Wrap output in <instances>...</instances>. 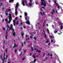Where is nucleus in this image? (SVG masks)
<instances>
[{
    "label": "nucleus",
    "instance_id": "1",
    "mask_svg": "<svg viewBox=\"0 0 63 63\" xmlns=\"http://www.w3.org/2000/svg\"><path fill=\"white\" fill-rule=\"evenodd\" d=\"M27 15V13L25 12L24 14V16H25V17L26 20H27V18H28L29 19V17L26 16Z\"/></svg>",
    "mask_w": 63,
    "mask_h": 63
},
{
    "label": "nucleus",
    "instance_id": "2",
    "mask_svg": "<svg viewBox=\"0 0 63 63\" xmlns=\"http://www.w3.org/2000/svg\"><path fill=\"white\" fill-rule=\"evenodd\" d=\"M44 2L45 3V4L44 3V2H41V5L42 6L44 5V7H46V1H45Z\"/></svg>",
    "mask_w": 63,
    "mask_h": 63
},
{
    "label": "nucleus",
    "instance_id": "3",
    "mask_svg": "<svg viewBox=\"0 0 63 63\" xmlns=\"http://www.w3.org/2000/svg\"><path fill=\"white\" fill-rule=\"evenodd\" d=\"M8 18L9 19V22H8V23H10L11 22V21H12V16H9Z\"/></svg>",
    "mask_w": 63,
    "mask_h": 63
},
{
    "label": "nucleus",
    "instance_id": "4",
    "mask_svg": "<svg viewBox=\"0 0 63 63\" xmlns=\"http://www.w3.org/2000/svg\"><path fill=\"white\" fill-rule=\"evenodd\" d=\"M5 56V53H4V56H3V57H4V59H2V61L3 62H4L5 61V59H6V58L5 57H4Z\"/></svg>",
    "mask_w": 63,
    "mask_h": 63
},
{
    "label": "nucleus",
    "instance_id": "5",
    "mask_svg": "<svg viewBox=\"0 0 63 63\" xmlns=\"http://www.w3.org/2000/svg\"><path fill=\"white\" fill-rule=\"evenodd\" d=\"M26 23L27 24H28L29 25H30V21L29 20H28L26 22Z\"/></svg>",
    "mask_w": 63,
    "mask_h": 63
},
{
    "label": "nucleus",
    "instance_id": "6",
    "mask_svg": "<svg viewBox=\"0 0 63 63\" xmlns=\"http://www.w3.org/2000/svg\"><path fill=\"white\" fill-rule=\"evenodd\" d=\"M15 14L16 16L17 15V9H16V11H15Z\"/></svg>",
    "mask_w": 63,
    "mask_h": 63
},
{
    "label": "nucleus",
    "instance_id": "7",
    "mask_svg": "<svg viewBox=\"0 0 63 63\" xmlns=\"http://www.w3.org/2000/svg\"><path fill=\"white\" fill-rule=\"evenodd\" d=\"M22 4L23 5V6H25V4H24V1L23 0H22Z\"/></svg>",
    "mask_w": 63,
    "mask_h": 63
},
{
    "label": "nucleus",
    "instance_id": "8",
    "mask_svg": "<svg viewBox=\"0 0 63 63\" xmlns=\"http://www.w3.org/2000/svg\"><path fill=\"white\" fill-rule=\"evenodd\" d=\"M18 3H17L16 4V5L15 6V7H16V8H17V7H18Z\"/></svg>",
    "mask_w": 63,
    "mask_h": 63
},
{
    "label": "nucleus",
    "instance_id": "9",
    "mask_svg": "<svg viewBox=\"0 0 63 63\" xmlns=\"http://www.w3.org/2000/svg\"><path fill=\"white\" fill-rule=\"evenodd\" d=\"M14 46L13 47V48H15V47H17V45H16L15 43L14 44Z\"/></svg>",
    "mask_w": 63,
    "mask_h": 63
},
{
    "label": "nucleus",
    "instance_id": "10",
    "mask_svg": "<svg viewBox=\"0 0 63 63\" xmlns=\"http://www.w3.org/2000/svg\"><path fill=\"white\" fill-rule=\"evenodd\" d=\"M5 21H6V23H7V22H8V23L9 22V21H8V19H7V18H6V19H5Z\"/></svg>",
    "mask_w": 63,
    "mask_h": 63
},
{
    "label": "nucleus",
    "instance_id": "11",
    "mask_svg": "<svg viewBox=\"0 0 63 63\" xmlns=\"http://www.w3.org/2000/svg\"><path fill=\"white\" fill-rule=\"evenodd\" d=\"M12 35L13 36H14V37H15V36H16V32H13Z\"/></svg>",
    "mask_w": 63,
    "mask_h": 63
},
{
    "label": "nucleus",
    "instance_id": "12",
    "mask_svg": "<svg viewBox=\"0 0 63 63\" xmlns=\"http://www.w3.org/2000/svg\"><path fill=\"white\" fill-rule=\"evenodd\" d=\"M21 36H22V37H23L24 36V33H22V32H21Z\"/></svg>",
    "mask_w": 63,
    "mask_h": 63
},
{
    "label": "nucleus",
    "instance_id": "13",
    "mask_svg": "<svg viewBox=\"0 0 63 63\" xmlns=\"http://www.w3.org/2000/svg\"><path fill=\"white\" fill-rule=\"evenodd\" d=\"M13 27H9V30H13Z\"/></svg>",
    "mask_w": 63,
    "mask_h": 63
},
{
    "label": "nucleus",
    "instance_id": "14",
    "mask_svg": "<svg viewBox=\"0 0 63 63\" xmlns=\"http://www.w3.org/2000/svg\"><path fill=\"white\" fill-rule=\"evenodd\" d=\"M25 58V56H24L22 59V60H24Z\"/></svg>",
    "mask_w": 63,
    "mask_h": 63
},
{
    "label": "nucleus",
    "instance_id": "15",
    "mask_svg": "<svg viewBox=\"0 0 63 63\" xmlns=\"http://www.w3.org/2000/svg\"><path fill=\"white\" fill-rule=\"evenodd\" d=\"M14 1V0H10L9 1V2L10 3V2H13Z\"/></svg>",
    "mask_w": 63,
    "mask_h": 63
},
{
    "label": "nucleus",
    "instance_id": "16",
    "mask_svg": "<svg viewBox=\"0 0 63 63\" xmlns=\"http://www.w3.org/2000/svg\"><path fill=\"white\" fill-rule=\"evenodd\" d=\"M8 36V35L7 34H6L5 37V39H7V36Z\"/></svg>",
    "mask_w": 63,
    "mask_h": 63
},
{
    "label": "nucleus",
    "instance_id": "17",
    "mask_svg": "<svg viewBox=\"0 0 63 63\" xmlns=\"http://www.w3.org/2000/svg\"><path fill=\"white\" fill-rule=\"evenodd\" d=\"M46 39H47V40L46 42V43H49V42L48 40V39L47 38H46Z\"/></svg>",
    "mask_w": 63,
    "mask_h": 63
},
{
    "label": "nucleus",
    "instance_id": "18",
    "mask_svg": "<svg viewBox=\"0 0 63 63\" xmlns=\"http://www.w3.org/2000/svg\"><path fill=\"white\" fill-rule=\"evenodd\" d=\"M36 62V59H35L34 60V61L33 62V63H35Z\"/></svg>",
    "mask_w": 63,
    "mask_h": 63
},
{
    "label": "nucleus",
    "instance_id": "19",
    "mask_svg": "<svg viewBox=\"0 0 63 63\" xmlns=\"http://www.w3.org/2000/svg\"><path fill=\"white\" fill-rule=\"evenodd\" d=\"M47 31L48 34H49V30H48V29H47Z\"/></svg>",
    "mask_w": 63,
    "mask_h": 63
},
{
    "label": "nucleus",
    "instance_id": "20",
    "mask_svg": "<svg viewBox=\"0 0 63 63\" xmlns=\"http://www.w3.org/2000/svg\"><path fill=\"white\" fill-rule=\"evenodd\" d=\"M60 28H61V29H63V26L62 25L60 27Z\"/></svg>",
    "mask_w": 63,
    "mask_h": 63
},
{
    "label": "nucleus",
    "instance_id": "21",
    "mask_svg": "<svg viewBox=\"0 0 63 63\" xmlns=\"http://www.w3.org/2000/svg\"><path fill=\"white\" fill-rule=\"evenodd\" d=\"M16 25H18V21L16 22Z\"/></svg>",
    "mask_w": 63,
    "mask_h": 63
},
{
    "label": "nucleus",
    "instance_id": "22",
    "mask_svg": "<svg viewBox=\"0 0 63 63\" xmlns=\"http://www.w3.org/2000/svg\"><path fill=\"white\" fill-rule=\"evenodd\" d=\"M31 47V48L32 51H33V50L34 49H33V48L32 47Z\"/></svg>",
    "mask_w": 63,
    "mask_h": 63
},
{
    "label": "nucleus",
    "instance_id": "23",
    "mask_svg": "<svg viewBox=\"0 0 63 63\" xmlns=\"http://www.w3.org/2000/svg\"><path fill=\"white\" fill-rule=\"evenodd\" d=\"M32 57H33L34 58H36V57L35 56V55H33L32 56Z\"/></svg>",
    "mask_w": 63,
    "mask_h": 63
},
{
    "label": "nucleus",
    "instance_id": "24",
    "mask_svg": "<svg viewBox=\"0 0 63 63\" xmlns=\"http://www.w3.org/2000/svg\"><path fill=\"white\" fill-rule=\"evenodd\" d=\"M29 5L30 6H32V4L30 3V2L29 3Z\"/></svg>",
    "mask_w": 63,
    "mask_h": 63
},
{
    "label": "nucleus",
    "instance_id": "25",
    "mask_svg": "<svg viewBox=\"0 0 63 63\" xmlns=\"http://www.w3.org/2000/svg\"><path fill=\"white\" fill-rule=\"evenodd\" d=\"M44 36L46 38H47V35L45 33H44Z\"/></svg>",
    "mask_w": 63,
    "mask_h": 63
},
{
    "label": "nucleus",
    "instance_id": "26",
    "mask_svg": "<svg viewBox=\"0 0 63 63\" xmlns=\"http://www.w3.org/2000/svg\"><path fill=\"white\" fill-rule=\"evenodd\" d=\"M57 32V31L55 30L54 31V33H56Z\"/></svg>",
    "mask_w": 63,
    "mask_h": 63
},
{
    "label": "nucleus",
    "instance_id": "27",
    "mask_svg": "<svg viewBox=\"0 0 63 63\" xmlns=\"http://www.w3.org/2000/svg\"><path fill=\"white\" fill-rule=\"evenodd\" d=\"M40 14H41V15L42 16H43V13H42V12H40Z\"/></svg>",
    "mask_w": 63,
    "mask_h": 63
},
{
    "label": "nucleus",
    "instance_id": "28",
    "mask_svg": "<svg viewBox=\"0 0 63 63\" xmlns=\"http://www.w3.org/2000/svg\"><path fill=\"white\" fill-rule=\"evenodd\" d=\"M5 14L6 16H8V13H6L5 12Z\"/></svg>",
    "mask_w": 63,
    "mask_h": 63
},
{
    "label": "nucleus",
    "instance_id": "29",
    "mask_svg": "<svg viewBox=\"0 0 63 63\" xmlns=\"http://www.w3.org/2000/svg\"><path fill=\"white\" fill-rule=\"evenodd\" d=\"M8 12H11V9H8Z\"/></svg>",
    "mask_w": 63,
    "mask_h": 63
},
{
    "label": "nucleus",
    "instance_id": "30",
    "mask_svg": "<svg viewBox=\"0 0 63 63\" xmlns=\"http://www.w3.org/2000/svg\"><path fill=\"white\" fill-rule=\"evenodd\" d=\"M21 44L22 45V47H23L24 46V45H23V43H21Z\"/></svg>",
    "mask_w": 63,
    "mask_h": 63
},
{
    "label": "nucleus",
    "instance_id": "31",
    "mask_svg": "<svg viewBox=\"0 0 63 63\" xmlns=\"http://www.w3.org/2000/svg\"><path fill=\"white\" fill-rule=\"evenodd\" d=\"M58 8V9H60V7H59V5H58L57 6Z\"/></svg>",
    "mask_w": 63,
    "mask_h": 63
},
{
    "label": "nucleus",
    "instance_id": "32",
    "mask_svg": "<svg viewBox=\"0 0 63 63\" xmlns=\"http://www.w3.org/2000/svg\"><path fill=\"white\" fill-rule=\"evenodd\" d=\"M14 31H15V30H14V29H13L12 31V33H14Z\"/></svg>",
    "mask_w": 63,
    "mask_h": 63
},
{
    "label": "nucleus",
    "instance_id": "33",
    "mask_svg": "<svg viewBox=\"0 0 63 63\" xmlns=\"http://www.w3.org/2000/svg\"><path fill=\"white\" fill-rule=\"evenodd\" d=\"M34 39H35V41H36V37H35L34 38Z\"/></svg>",
    "mask_w": 63,
    "mask_h": 63
},
{
    "label": "nucleus",
    "instance_id": "34",
    "mask_svg": "<svg viewBox=\"0 0 63 63\" xmlns=\"http://www.w3.org/2000/svg\"><path fill=\"white\" fill-rule=\"evenodd\" d=\"M54 3L55 4H57V5H58V3H56V1H54Z\"/></svg>",
    "mask_w": 63,
    "mask_h": 63
},
{
    "label": "nucleus",
    "instance_id": "35",
    "mask_svg": "<svg viewBox=\"0 0 63 63\" xmlns=\"http://www.w3.org/2000/svg\"><path fill=\"white\" fill-rule=\"evenodd\" d=\"M5 51L6 52H7V48H6L5 50Z\"/></svg>",
    "mask_w": 63,
    "mask_h": 63
},
{
    "label": "nucleus",
    "instance_id": "36",
    "mask_svg": "<svg viewBox=\"0 0 63 63\" xmlns=\"http://www.w3.org/2000/svg\"><path fill=\"white\" fill-rule=\"evenodd\" d=\"M38 53H40V52H41V51L40 50H39L38 52Z\"/></svg>",
    "mask_w": 63,
    "mask_h": 63
},
{
    "label": "nucleus",
    "instance_id": "37",
    "mask_svg": "<svg viewBox=\"0 0 63 63\" xmlns=\"http://www.w3.org/2000/svg\"><path fill=\"white\" fill-rule=\"evenodd\" d=\"M2 2H1L0 3V6H2Z\"/></svg>",
    "mask_w": 63,
    "mask_h": 63
},
{
    "label": "nucleus",
    "instance_id": "38",
    "mask_svg": "<svg viewBox=\"0 0 63 63\" xmlns=\"http://www.w3.org/2000/svg\"><path fill=\"white\" fill-rule=\"evenodd\" d=\"M45 56V53H44L43 54V57H44Z\"/></svg>",
    "mask_w": 63,
    "mask_h": 63
},
{
    "label": "nucleus",
    "instance_id": "39",
    "mask_svg": "<svg viewBox=\"0 0 63 63\" xmlns=\"http://www.w3.org/2000/svg\"><path fill=\"white\" fill-rule=\"evenodd\" d=\"M45 22H44L43 23V24L42 25L43 26H45Z\"/></svg>",
    "mask_w": 63,
    "mask_h": 63
},
{
    "label": "nucleus",
    "instance_id": "40",
    "mask_svg": "<svg viewBox=\"0 0 63 63\" xmlns=\"http://www.w3.org/2000/svg\"><path fill=\"white\" fill-rule=\"evenodd\" d=\"M16 51H17V50L16 49L14 51V52H16Z\"/></svg>",
    "mask_w": 63,
    "mask_h": 63
},
{
    "label": "nucleus",
    "instance_id": "41",
    "mask_svg": "<svg viewBox=\"0 0 63 63\" xmlns=\"http://www.w3.org/2000/svg\"><path fill=\"white\" fill-rule=\"evenodd\" d=\"M2 55H1L0 56V58L1 59H2Z\"/></svg>",
    "mask_w": 63,
    "mask_h": 63
},
{
    "label": "nucleus",
    "instance_id": "42",
    "mask_svg": "<svg viewBox=\"0 0 63 63\" xmlns=\"http://www.w3.org/2000/svg\"><path fill=\"white\" fill-rule=\"evenodd\" d=\"M24 52H26V50H24Z\"/></svg>",
    "mask_w": 63,
    "mask_h": 63
},
{
    "label": "nucleus",
    "instance_id": "43",
    "mask_svg": "<svg viewBox=\"0 0 63 63\" xmlns=\"http://www.w3.org/2000/svg\"><path fill=\"white\" fill-rule=\"evenodd\" d=\"M7 27L8 28H10V27H9V25H7Z\"/></svg>",
    "mask_w": 63,
    "mask_h": 63
},
{
    "label": "nucleus",
    "instance_id": "44",
    "mask_svg": "<svg viewBox=\"0 0 63 63\" xmlns=\"http://www.w3.org/2000/svg\"><path fill=\"white\" fill-rule=\"evenodd\" d=\"M17 17H16L15 18V19L16 20H17Z\"/></svg>",
    "mask_w": 63,
    "mask_h": 63
},
{
    "label": "nucleus",
    "instance_id": "45",
    "mask_svg": "<svg viewBox=\"0 0 63 63\" xmlns=\"http://www.w3.org/2000/svg\"><path fill=\"white\" fill-rule=\"evenodd\" d=\"M45 0H41V2H44Z\"/></svg>",
    "mask_w": 63,
    "mask_h": 63
},
{
    "label": "nucleus",
    "instance_id": "46",
    "mask_svg": "<svg viewBox=\"0 0 63 63\" xmlns=\"http://www.w3.org/2000/svg\"><path fill=\"white\" fill-rule=\"evenodd\" d=\"M13 22L14 23H16V21H15V20H13Z\"/></svg>",
    "mask_w": 63,
    "mask_h": 63
},
{
    "label": "nucleus",
    "instance_id": "47",
    "mask_svg": "<svg viewBox=\"0 0 63 63\" xmlns=\"http://www.w3.org/2000/svg\"><path fill=\"white\" fill-rule=\"evenodd\" d=\"M52 38L53 39H54V36H52Z\"/></svg>",
    "mask_w": 63,
    "mask_h": 63
},
{
    "label": "nucleus",
    "instance_id": "48",
    "mask_svg": "<svg viewBox=\"0 0 63 63\" xmlns=\"http://www.w3.org/2000/svg\"><path fill=\"white\" fill-rule=\"evenodd\" d=\"M51 14H52V15H53L54 14V13H53V12H51Z\"/></svg>",
    "mask_w": 63,
    "mask_h": 63
},
{
    "label": "nucleus",
    "instance_id": "49",
    "mask_svg": "<svg viewBox=\"0 0 63 63\" xmlns=\"http://www.w3.org/2000/svg\"><path fill=\"white\" fill-rule=\"evenodd\" d=\"M9 16H12V15H11V14H9Z\"/></svg>",
    "mask_w": 63,
    "mask_h": 63
},
{
    "label": "nucleus",
    "instance_id": "50",
    "mask_svg": "<svg viewBox=\"0 0 63 63\" xmlns=\"http://www.w3.org/2000/svg\"><path fill=\"white\" fill-rule=\"evenodd\" d=\"M30 56H31L32 55V54L31 53H30Z\"/></svg>",
    "mask_w": 63,
    "mask_h": 63
},
{
    "label": "nucleus",
    "instance_id": "51",
    "mask_svg": "<svg viewBox=\"0 0 63 63\" xmlns=\"http://www.w3.org/2000/svg\"><path fill=\"white\" fill-rule=\"evenodd\" d=\"M52 11L53 12H54V13H55V11H54V9L52 10Z\"/></svg>",
    "mask_w": 63,
    "mask_h": 63
},
{
    "label": "nucleus",
    "instance_id": "52",
    "mask_svg": "<svg viewBox=\"0 0 63 63\" xmlns=\"http://www.w3.org/2000/svg\"><path fill=\"white\" fill-rule=\"evenodd\" d=\"M2 29H3V30H5V28H3Z\"/></svg>",
    "mask_w": 63,
    "mask_h": 63
},
{
    "label": "nucleus",
    "instance_id": "53",
    "mask_svg": "<svg viewBox=\"0 0 63 63\" xmlns=\"http://www.w3.org/2000/svg\"><path fill=\"white\" fill-rule=\"evenodd\" d=\"M45 58L46 60H47V57H46Z\"/></svg>",
    "mask_w": 63,
    "mask_h": 63
},
{
    "label": "nucleus",
    "instance_id": "54",
    "mask_svg": "<svg viewBox=\"0 0 63 63\" xmlns=\"http://www.w3.org/2000/svg\"><path fill=\"white\" fill-rule=\"evenodd\" d=\"M30 38H33V36H30Z\"/></svg>",
    "mask_w": 63,
    "mask_h": 63
},
{
    "label": "nucleus",
    "instance_id": "55",
    "mask_svg": "<svg viewBox=\"0 0 63 63\" xmlns=\"http://www.w3.org/2000/svg\"><path fill=\"white\" fill-rule=\"evenodd\" d=\"M7 31H9V30H8V28H7Z\"/></svg>",
    "mask_w": 63,
    "mask_h": 63
},
{
    "label": "nucleus",
    "instance_id": "56",
    "mask_svg": "<svg viewBox=\"0 0 63 63\" xmlns=\"http://www.w3.org/2000/svg\"><path fill=\"white\" fill-rule=\"evenodd\" d=\"M50 56L51 57L52 56V54H51L50 55Z\"/></svg>",
    "mask_w": 63,
    "mask_h": 63
},
{
    "label": "nucleus",
    "instance_id": "57",
    "mask_svg": "<svg viewBox=\"0 0 63 63\" xmlns=\"http://www.w3.org/2000/svg\"><path fill=\"white\" fill-rule=\"evenodd\" d=\"M51 42H53V40L52 39H51Z\"/></svg>",
    "mask_w": 63,
    "mask_h": 63
},
{
    "label": "nucleus",
    "instance_id": "58",
    "mask_svg": "<svg viewBox=\"0 0 63 63\" xmlns=\"http://www.w3.org/2000/svg\"><path fill=\"white\" fill-rule=\"evenodd\" d=\"M9 56H8V55H6V57L7 58H8V57Z\"/></svg>",
    "mask_w": 63,
    "mask_h": 63
},
{
    "label": "nucleus",
    "instance_id": "59",
    "mask_svg": "<svg viewBox=\"0 0 63 63\" xmlns=\"http://www.w3.org/2000/svg\"><path fill=\"white\" fill-rule=\"evenodd\" d=\"M43 15H45V12H44L43 13Z\"/></svg>",
    "mask_w": 63,
    "mask_h": 63
},
{
    "label": "nucleus",
    "instance_id": "60",
    "mask_svg": "<svg viewBox=\"0 0 63 63\" xmlns=\"http://www.w3.org/2000/svg\"><path fill=\"white\" fill-rule=\"evenodd\" d=\"M36 51H37V52H38V51H39L38 50V49H36Z\"/></svg>",
    "mask_w": 63,
    "mask_h": 63
},
{
    "label": "nucleus",
    "instance_id": "61",
    "mask_svg": "<svg viewBox=\"0 0 63 63\" xmlns=\"http://www.w3.org/2000/svg\"><path fill=\"white\" fill-rule=\"evenodd\" d=\"M30 2L31 3H32V0H30Z\"/></svg>",
    "mask_w": 63,
    "mask_h": 63
},
{
    "label": "nucleus",
    "instance_id": "62",
    "mask_svg": "<svg viewBox=\"0 0 63 63\" xmlns=\"http://www.w3.org/2000/svg\"><path fill=\"white\" fill-rule=\"evenodd\" d=\"M58 12L56 10V14H57V13Z\"/></svg>",
    "mask_w": 63,
    "mask_h": 63
},
{
    "label": "nucleus",
    "instance_id": "63",
    "mask_svg": "<svg viewBox=\"0 0 63 63\" xmlns=\"http://www.w3.org/2000/svg\"><path fill=\"white\" fill-rule=\"evenodd\" d=\"M14 26H16V23H14Z\"/></svg>",
    "mask_w": 63,
    "mask_h": 63
},
{
    "label": "nucleus",
    "instance_id": "64",
    "mask_svg": "<svg viewBox=\"0 0 63 63\" xmlns=\"http://www.w3.org/2000/svg\"><path fill=\"white\" fill-rule=\"evenodd\" d=\"M11 27H13V25H11Z\"/></svg>",
    "mask_w": 63,
    "mask_h": 63
}]
</instances>
